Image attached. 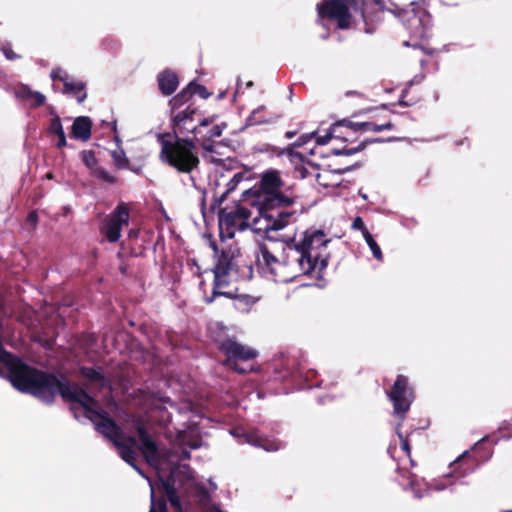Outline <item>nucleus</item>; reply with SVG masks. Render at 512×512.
I'll return each mask as SVG.
<instances>
[{"instance_id": "nucleus-15", "label": "nucleus", "mask_w": 512, "mask_h": 512, "mask_svg": "<svg viewBox=\"0 0 512 512\" xmlns=\"http://www.w3.org/2000/svg\"><path fill=\"white\" fill-rule=\"evenodd\" d=\"M80 155L83 163L89 169L90 174L94 178L111 185L117 182L116 176L110 174L99 165V161L96 158L95 152L93 150H83Z\"/></svg>"}, {"instance_id": "nucleus-5", "label": "nucleus", "mask_w": 512, "mask_h": 512, "mask_svg": "<svg viewBox=\"0 0 512 512\" xmlns=\"http://www.w3.org/2000/svg\"><path fill=\"white\" fill-rule=\"evenodd\" d=\"M330 242L326 233L320 229H307L299 240L293 238L289 245L292 250L298 252V259L307 275L314 272L321 274L326 269L329 255L325 253L326 246Z\"/></svg>"}, {"instance_id": "nucleus-3", "label": "nucleus", "mask_w": 512, "mask_h": 512, "mask_svg": "<svg viewBox=\"0 0 512 512\" xmlns=\"http://www.w3.org/2000/svg\"><path fill=\"white\" fill-rule=\"evenodd\" d=\"M298 252L292 250L289 243L277 257L266 243H259L255 252L257 269L265 277L275 282L288 283L300 276L307 275L299 263Z\"/></svg>"}, {"instance_id": "nucleus-25", "label": "nucleus", "mask_w": 512, "mask_h": 512, "mask_svg": "<svg viewBox=\"0 0 512 512\" xmlns=\"http://www.w3.org/2000/svg\"><path fill=\"white\" fill-rule=\"evenodd\" d=\"M394 128V124L391 120L383 121L381 123L375 122H354V131L357 134L359 131H373L380 132L384 130H392Z\"/></svg>"}, {"instance_id": "nucleus-23", "label": "nucleus", "mask_w": 512, "mask_h": 512, "mask_svg": "<svg viewBox=\"0 0 512 512\" xmlns=\"http://www.w3.org/2000/svg\"><path fill=\"white\" fill-rule=\"evenodd\" d=\"M157 80L160 91L166 95L174 93L179 84L177 75L169 70L161 72Z\"/></svg>"}, {"instance_id": "nucleus-39", "label": "nucleus", "mask_w": 512, "mask_h": 512, "mask_svg": "<svg viewBox=\"0 0 512 512\" xmlns=\"http://www.w3.org/2000/svg\"><path fill=\"white\" fill-rule=\"evenodd\" d=\"M352 228L356 229V230H360V231L365 230V228H366L365 223L360 216H357L354 218V220L352 222Z\"/></svg>"}, {"instance_id": "nucleus-24", "label": "nucleus", "mask_w": 512, "mask_h": 512, "mask_svg": "<svg viewBox=\"0 0 512 512\" xmlns=\"http://www.w3.org/2000/svg\"><path fill=\"white\" fill-rule=\"evenodd\" d=\"M113 445L117 448L120 457L132 468H134L140 475H143V471L137 465V454L135 449L126 446V444H123L120 441H117Z\"/></svg>"}, {"instance_id": "nucleus-55", "label": "nucleus", "mask_w": 512, "mask_h": 512, "mask_svg": "<svg viewBox=\"0 0 512 512\" xmlns=\"http://www.w3.org/2000/svg\"><path fill=\"white\" fill-rule=\"evenodd\" d=\"M88 338H89V345H93L96 342V338L93 335H90Z\"/></svg>"}, {"instance_id": "nucleus-42", "label": "nucleus", "mask_w": 512, "mask_h": 512, "mask_svg": "<svg viewBox=\"0 0 512 512\" xmlns=\"http://www.w3.org/2000/svg\"><path fill=\"white\" fill-rule=\"evenodd\" d=\"M353 168H354V166L340 167V168L333 169V172H335L337 174H344V173L351 171Z\"/></svg>"}, {"instance_id": "nucleus-40", "label": "nucleus", "mask_w": 512, "mask_h": 512, "mask_svg": "<svg viewBox=\"0 0 512 512\" xmlns=\"http://www.w3.org/2000/svg\"><path fill=\"white\" fill-rule=\"evenodd\" d=\"M27 222L32 224V225H36L37 221H38V215H37V212L36 211H31L29 212V214L27 215Z\"/></svg>"}, {"instance_id": "nucleus-62", "label": "nucleus", "mask_w": 512, "mask_h": 512, "mask_svg": "<svg viewBox=\"0 0 512 512\" xmlns=\"http://www.w3.org/2000/svg\"><path fill=\"white\" fill-rule=\"evenodd\" d=\"M504 512H512V510H507V511H504Z\"/></svg>"}, {"instance_id": "nucleus-32", "label": "nucleus", "mask_w": 512, "mask_h": 512, "mask_svg": "<svg viewBox=\"0 0 512 512\" xmlns=\"http://www.w3.org/2000/svg\"><path fill=\"white\" fill-rule=\"evenodd\" d=\"M207 94L205 88L196 83H190L183 91L182 96H205Z\"/></svg>"}, {"instance_id": "nucleus-52", "label": "nucleus", "mask_w": 512, "mask_h": 512, "mask_svg": "<svg viewBox=\"0 0 512 512\" xmlns=\"http://www.w3.org/2000/svg\"><path fill=\"white\" fill-rule=\"evenodd\" d=\"M180 469L182 470V472H189L190 471V466L187 465V464H183L180 466Z\"/></svg>"}, {"instance_id": "nucleus-11", "label": "nucleus", "mask_w": 512, "mask_h": 512, "mask_svg": "<svg viewBox=\"0 0 512 512\" xmlns=\"http://www.w3.org/2000/svg\"><path fill=\"white\" fill-rule=\"evenodd\" d=\"M129 218L128 205L124 202L119 203L106 219L101 228V233L110 243L117 242L120 239L122 227L128 225Z\"/></svg>"}, {"instance_id": "nucleus-7", "label": "nucleus", "mask_w": 512, "mask_h": 512, "mask_svg": "<svg viewBox=\"0 0 512 512\" xmlns=\"http://www.w3.org/2000/svg\"><path fill=\"white\" fill-rule=\"evenodd\" d=\"M219 350L226 356L223 364L239 374L252 371V365H243L258 356V351L244 345L234 337H227L219 344Z\"/></svg>"}, {"instance_id": "nucleus-41", "label": "nucleus", "mask_w": 512, "mask_h": 512, "mask_svg": "<svg viewBox=\"0 0 512 512\" xmlns=\"http://www.w3.org/2000/svg\"><path fill=\"white\" fill-rule=\"evenodd\" d=\"M183 444L188 446L191 449H197L200 447L199 440H190V441L183 440Z\"/></svg>"}, {"instance_id": "nucleus-31", "label": "nucleus", "mask_w": 512, "mask_h": 512, "mask_svg": "<svg viewBox=\"0 0 512 512\" xmlns=\"http://www.w3.org/2000/svg\"><path fill=\"white\" fill-rule=\"evenodd\" d=\"M402 423L403 422L398 420V423L396 425V434H397V436L400 439L401 449L406 453V455L409 458V461L411 463V466L413 467L415 465V462L411 458V445H410L408 436H404L402 431H401Z\"/></svg>"}, {"instance_id": "nucleus-38", "label": "nucleus", "mask_w": 512, "mask_h": 512, "mask_svg": "<svg viewBox=\"0 0 512 512\" xmlns=\"http://www.w3.org/2000/svg\"><path fill=\"white\" fill-rule=\"evenodd\" d=\"M161 487L164 490V485L166 483L170 484V486L175 487V480H174V470L171 471L170 475H168L166 478L159 477Z\"/></svg>"}, {"instance_id": "nucleus-33", "label": "nucleus", "mask_w": 512, "mask_h": 512, "mask_svg": "<svg viewBox=\"0 0 512 512\" xmlns=\"http://www.w3.org/2000/svg\"><path fill=\"white\" fill-rule=\"evenodd\" d=\"M149 512H168L167 503L164 498L156 500L154 491H151V507Z\"/></svg>"}, {"instance_id": "nucleus-54", "label": "nucleus", "mask_w": 512, "mask_h": 512, "mask_svg": "<svg viewBox=\"0 0 512 512\" xmlns=\"http://www.w3.org/2000/svg\"><path fill=\"white\" fill-rule=\"evenodd\" d=\"M210 246L214 250L215 253H218V247L214 241L211 242Z\"/></svg>"}, {"instance_id": "nucleus-27", "label": "nucleus", "mask_w": 512, "mask_h": 512, "mask_svg": "<svg viewBox=\"0 0 512 512\" xmlns=\"http://www.w3.org/2000/svg\"><path fill=\"white\" fill-rule=\"evenodd\" d=\"M79 373L90 383H103L106 380L102 368L96 369L93 367L81 366L79 368Z\"/></svg>"}, {"instance_id": "nucleus-1", "label": "nucleus", "mask_w": 512, "mask_h": 512, "mask_svg": "<svg viewBox=\"0 0 512 512\" xmlns=\"http://www.w3.org/2000/svg\"><path fill=\"white\" fill-rule=\"evenodd\" d=\"M299 196L293 186H287L277 169H267L260 175L258 183L242 193V201L255 207L258 216L252 224L256 230L279 231L295 218V211H287Z\"/></svg>"}, {"instance_id": "nucleus-18", "label": "nucleus", "mask_w": 512, "mask_h": 512, "mask_svg": "<svg viewBox=\"0 0 512 512\" xmlns=\"http://www.w3.org/2000/svg\"><path fill=\"white\" fill-rule=\"evenodd\" d=\"M246 178L245 172H237L234 174V176L229 180V182L226 184V190L220 194L217 195L216 192L213 194L212 202L210 205V210L215 211L217 208L221 206V204L227 200L229 195L235 191L238 187V185Z\"/></svg>"}, {"instance_id": "nucleus-59", "label": "nucleus", "mask_w": 512, "mask_h": 512, "mask_svg": "<svg viewBox=\"0 0 512 512\" xmlns=\"http://www.w3.org/2000/svg\"><path fill=\"white\" fill-rule=\"evenodd\" d=\"M143 477H145L146 480H149V477L148 476H145V474L143 473L142 475Z\"/></svg>"}, {"instance_id": "nucleus-4", "label": "nucleus", "mask_w": 512, "mask_h": 512, "mask_svg": "<svg viewBox=\"0 0 512 512\" xmlns=\"http://www.w3.org/2000/svg\"><path fill=\"white\" fill-rule=\"evenodd\" d=\"M157 141L161 145L159 158L163 163L179 173L189 174L200 164L195 140L189 137H173L170 132L159 133Z\"/></svg>"}, {"instance_id": "nucleus-17", "label": "nucleus", "mask_w": 512, "mask_h": 512, "mask_svg": "<svg viewBox=\"0 0 512 512\" xmlns=\"http://www.w3.org/2000/svg\"><path fill=\"white\" fill-rule=\"evenodd\" d=\"M332 138L342 140L344 142L353 141L356 133L354 131V122L345 118L334 122L330 126Z\"/></svg>"}, {"instance_id": "nucleus-51", "label": "nucleus", "mask_w": 512, "mask_h": 512, "mask_svg": "<svg viewBox=\"0 0 512 512\" xmlns=\"http://www.w3.org/2000/svg\"><path fill=\"white\" fill-rule=\"evenodd\" d=\"M288 152H289L290 156H292V157H293V156H296V157L302 158V155H301L300 153H298V152H293V150H292V149H288Z\"/></svg>"}, {"instance_id": "nucleus-35", "label": "nucleus", "mask_w": 512, "mask_h": 512, "mask_svg": "<svg viewBox=\"0 0 512 512\" xmlns=\"http://www.w3.org/2000/svg\"><path fill=\"white\" fill-rule=\"evenodd\" d=\"M232 298L236 299L240 304H242L245 308H250L254 303V299L250 295L241 294V295H234L232 293Z\"/></svg>"}, {"instance_id": "nucleus-48", "label": "nucleus", "mask_w": 512, "mask_h": 512, "mask_svg": "<svg viewBox=\"0 0 512 512\" xmlns=\"http://www.w3.org/2000/svg\"><path fill=\"white\" fill-rule=\"evenodd\" d=\"M397 471H398L402 476L407 477V478H409V477H410V475H411V473H410L408 470H406V469L398 468V469H397Z\"/></svg>"}, {"instance_id": "nucleus-30", "label": "nucleus", "mask_w": 512, "mask_h": 512, "mask_svg": "<svg viewBox=\"0 0 512 512\" xmlns=\"http://www.w3.org/2000/svg\"><path fill=\"white\" fill-rule=\"evenodd\" d=\"M381 140L380 139H372V140H365V141H362L359 145H357L356 147H351V148H348V147H344L342 149H338V148H333L332 149V153L334 155H346V156H349V155H353L357 152H360L362 151L366 145L368 143H373V142H380Z\"/></svg>"}, {"instance_id": "nucleus-50", "label": "nucleus", "mask_w": 512, "mask_h": 512, "mask_svg": "<svg viewBox=\"0 0 512 512\" xmlns=\"http://www.w3.org/2000/svg\"><path fill=\"white\" fill-rule=\"evenodd\" d=\"M468 456V452H465L463 453L461 456H459L456 461H455V464H459L460 462L464 461Z\"/></svg>"}, {"instance_id": "nucleus-49", "label": "nucleus", "mask_w": 512, "mask_h": 512, "mask_svg": "<svg viewBox=\"0 0 512 512\" xmlns=\"http://www.w3.org/2000/svg\"><path fill=\"white\" fill-rule=\"evenodd\" d=\"M20 96H32V95L30 94V91L28 90V88L23 87L22 91L20 92ZM35 96H40V95L36 94Z\"/></svg>"}, {"instance_id": "nucleus-29", "label": "nucleus", "mask_w": 512, "mask_h": 512, "mask_svg": "<svg viewBox=\"0 0 512 512\" xmlns=\"http://www.w3.org/2000/svg\"><path fill=\"white\" fill-rule=\"evenodd\" d=\"M164 492L167 496L168 501L170 502L171 506L175 509V511L182 512V504L176 488L166 483L164 485Z\"/></svg>"}, {"instance_id": "nucleus-46", "label": "nucleus", "mask_w": 512, "mask_h": 512, "mask_svg": "<svg viewBox=\"0 0 512 512\" xmlns=\"http://www.w3.org/2000/svg\"><path fill=\"white\" fill-rule=\"evenodd\" d=\"M365 241L367 242L369 240V237H373L371 235V233L369 232V230L367 229V227L365 228V230L361 231Z\"/></svg>"}, {"instance_id": "nucleus-14", "label": "nucleus", "mask_w": 512, "mask_h": 512, "mask_svg": "<svg viewBox=\"0 0 512 512\" xmlns=\"http://www.w3.org/2000/svg\"><path fill=\"white\" fill-rule=\"evenodd\" d=\"M135 429L139 439L138 450L143 458L151 466L158 465L160 457L157 443L151 438L144 425L138 423Z\"/></svg>"}, {"instance_id": "nucleus-26", "label": "nucleus", "mask_w": 512, "mask_h": 512, "mask_svg": "<svg viewBox=\"0 0 512 512\" xmlns=\"http://www.w3.org/2000/svg\"><path fill=\"white\" fill-rule=\"evenodd\" d=\"M48 132L51 134H55L58 137V142L56 144L57 148H63L67 145L65 132L63 130V126L59 116H55L51 119L48 127Z\"/></svg>"}, {"instance_id": "nucleus-34", "label": "nucleus", "mask_w": 512, "mask_h": 512, "mask_svg": "<svg viewBox=\"0 0 512 512\" xmlns=\"http://www.w3.org/2000/svg\"><path fill=\"white\" fill-rule=\"evenodd\" d=\"M366 243L369 246V248L371 249L374 258L377 259L378 261H382L383 253L381 251L380 246L375 241V239L373 237H369V240Z\"/></svg>"}, {"instance_id": "nucleus-19", "label": "nucleus", "mask_w": 512, "mask_h": 512, "mask_svg": "<svg viewBox=\"0 0 512 512\" xmlns=\"http://www.w3.org/2000/svg\"><path fill=\"white\" fill-rule=\"evenodd\" d=\"M411 105H413V103L400 99L397 103L382 104L379 107L367 108L365 109V113H370L371 118L388 121L390 120L391 114H399V112L395 110L396 106L407 107Z\"/></svg>"}, {"instance_id": "nucleus-36", "label": "nucleus", "mask_w": 512, "mask_h": 512, "mask_svg": "<svg viewBox=\"0 0 512 512\" xmlns=\"http://www.w3.org/2000/svg\"><path fill=\"white\" fill-rule=\"evenodd\" d=\"M121 443L126 444V446H129L132 449L137 448L138 449V441L134 436L125 435L122 431V435L119 437V440Z\"/></svg>"}, {"instance_id": "nucleus-10", "label": "nucleus", "mask_w": 512, "mask_h": 512, "mask_svg": "<svg viewBox=\"0 0 512 512\" xmlns=\"http://www.w3.org/2000/svg\"><path fill=\"white\" fill-rule=\"evenodd\" d=\"M216 118V115H211L204 117L203 119H199L197 129L195 130L193 137L190 138L191 140H195L196 146L199 145L207 152H214L215 139L221 137L223 131L227 128V124L224 122L211 126L215 122Z\"/></svg>"}, {"instance_id": "nucleus-12", "label": "nucleus", "mask_w": 512, "mask_h": 512, "mask_svg": "<svg viewBox=\"0 0 512 512\" xmlns=\"http://www.w3.org/2000/svg\"><path fill=\"white\" fill-rule=\"evenodd\" d=\"M318 14L320 18H330L337 22L341 29L348 28L350 25L351 14L347 3L343 0H326L318 5Z\"/></svg>"}, {"instance_id": "nucleus-37", "label": "nucleus", "mask_w": 512, "mask_h": 512, "mask_svg": "<svg viewBox=\"0 0 512 512\" xmlns=\"http://www.w3.org/2000/svg\"><path fill=\"white\" fill-rule=\"evenodd\" d=\"M316 136V143L318 145H326L332 138L330 128L327 130V132L324 135H315Z\"/></svg>"}, {"instance_id": "nucleus-28", "label": "nucleus", "mask_w": 512, "mask_h": 512, "mask_svg": "<svg viewBox=\"0 0 512 512\" xmlns=\"http://www.w3.org/2000/svg\"><path fill=\"white\" fill-rule=\"evenodd\" d=\"M111 157L113 159L114 166L119 169H128L130 166V161L126 156V153L124 149L119 148L116 150H113L111 152Z\"/></svg>"}, {"instance_id": "nucleus-13", "label": "nucleus", "mask_w": 512, "mask_h": 512, "mask_svg": "<svg viewBox=\"0 0 512 512\" xmlns=\"http://www.w3.org/2000/svg\"><path fill=\"white\" fill-rule=\"evenodd\" d=\"M231 256L226 251H221L218 256L217 263L213 269L214 281L212 297L207 299V303H211L218 296L233 297L232 292L220 291L219 289L228 285L226 277L231 269Z\"/></svg>"}, {"instance_id": "nucleus-16", "label": "nucleus", "mask_w": 512, "mask_h": 512, "mask_svg": "<svg viewBox=\"0 0 512 512\" xmlns=\"http://www.w3.org/2000/svg\"><path fill=\"white\" fill-rule=\"evenodd\" d=\"M242 437L245 442L260 447L268 452L277 451L280 448V442L275 439H269L260 434L257 429H251L243 432Z\"/></svg>"}, {"instance_id": "nucleus-9", "label": "nucleus", "mask_w": 512, "mask_h": 512, "mask_svg": "<svg viewBox=\"0 0 512 512\" xmlns=\"http://www.w3.org/2000/svg\"><path fill=\"white\" fill-rule=\"evenodd\" d=\"M387 398L393 406V415L401 422L406 418L416 395L409 378L403 374L396 377L394 384L386 391Z\"/></svg>"}, {"instance_id": "nucleus-22", "label": "nucleus", "mask_w": 512, "mask_h": 512, "mask_svg": "<svg viewBox=\"0 0 512 512\" xmlns=\"http://www.w3.org/2000/svg\"><path fill=\"white\" fill-rule=\"evenodd\" d=\"M279 117V114L268 111L265 106H259L251 112L247 118V122L249 125H259L274 122Z\"/></svg>"}, {"instance_id": "nucleus-20", "label": "nucleus", "mask_w": 512, "mask_h": 512, "mask_svg": "<svg viewBox=\"0 0 512 512\" xmlns=\"http://www.w3.org/2000/svg\"><path fill=\"white\" fill-rule=\"evenodd\" d=\"M52 78L54 79L56 85L62 83V92L65 94H85L84 84L82 82L74 81L73 79H70L67 75L61 76L60 71H53Z\"/></svg>"}, {"instance_id": "nucleus-2", "label": "nucleus", "mask_w": 512, "mask_h": 512, "mask_svg": "<svg viewBox=\"0 0 512 512\" xmlns=\"http://www.w3.org/2000/svg\"><path fill=\"white\" fill-rule=\"evenodd\" d=\"M47 386H43L36 398L47 405L55 402L57 395L64 401L80 404L88 418L95 427V430L112 444L119 440L122 435L121 427L110 417L109 413L98 408L97 400L86 390L76 384H72L66 377L59 378L52 373L47 380Z\"/></svg>"}, {"instance_id": "nucleus-58", "label": "nucleus", "mask_w": 512, "mask_h": 512, "mask_svg": "<svg viewBox=\"0 0 512 512\" xmlns=\"http://www.w3.org/2000/svg\"><path fill=\"white\" fill-rule=\"evenodd\" d=\"M53 176H52V173H48L47 174V178L51 179Z\"/></svg>"}, {"instance_id": "nucleus-6", "label": "nucleus", "mask_w": 512, "mask_h": 512, "mask_svg": "<svg viewBox=\"0 0 512 512\" xmlns=\"http://www.w3.org/2000/svg\"><path fill=\"white\" fill-rule=\"evenodd\" d=\"M191 98H170V119L173 137H188L194 134L199 119H203L201 110L189 102Z\"/></svg>"}, {"instance_id": "nucleus-21", "label": "nucleus", "mask_w": 512, "mask_h": 512, "mask_svg": "<svg viewBox=\"0 0 512 512\" xmlns=\"http://www.w3.org/2000/svg\"><path fill=\"white\" fill-rule=\"evenodd\" d=\"M92 121L89 117L80 116L77 117L71 129V134L75 139L87 141L91 137Z\"/></svg>"}, {"instance_id": "nucleus-53", "label": "nucleus", "mask_w": 512, "mask_h": 512, "mask_svg": "<svg viewBox=\"0 0 512 512\" xmlns=\"http://www.w3.org/2000/svg\"><path fill=\"white\" fill-rule=\"evenodd\" d=\"M295 134H296L295 132L288 131L285 133V137L290 139V138L294 137Z\"/></svg>"}, {"instance_id": "nucleus-60", "label": "nucleus", "mask_w": 512, "mask_h": 512, "mask_svg": "<svg viewBox=\"0 0 512 512\" xmlns=\"http://www.w3.org/2000/svg\"><path fill=\"white\" fill-rule=\"evenodd\" d=\"M143 477H145L146 480H149V477L148 476H145V474L143 473L142 475Z\"/></svg>"}, {"instance_id": "nucleus-8", "label": "nucleus", "mask_w": 512, "mask_h": 512, "mask_svg": "<svg viewBox=\"0 0 512 512\" xmlns=\"http://www.w3.org/2000/svg\"><path fill=\"white\" fill-rule=\"evenodd\" d=\"M217 215L222 240L231 239L237 230L244 231L250 226L251 211L239 202L231 207L219 208Z\"/></svg>"}, {"instance_id": "nucleus-44", "label": "nucleus", "mask_w": 512, "mask_h": 512, "mask_svg": "<svg viewBox=\"0 0 512 512\" xmlns=\"http://www.w3.org/2000/svg\"><path fill=\"white\" fill-rule=\"evenodd\" d=\"M4 54L10 60H13V59L16 58V54L13 51L9 50V49H5L4 50Z\"/></svg>"}, {"instance_id": "nucleus-57", "label": "nucleus", "mask_w": 512, "mask_h": 512, "mask_svg": "<svg viewBox=\"0 0 512 512\" xmlns=\"http://www.w3.org/2000/svg\"><path fill=\"white\" fill-rule=\"evenodd\" d=\"M77 99H78V102H79V103H81V102H83V100H84L85 98L80 97V98H77Z\"/></svg>"}, {"instance_id": "nucleus-45", "label": "nucleus", "mask_w": 512, "mask_h": 512, "mask_svg": "<svg viewBox=\"0 0 512 512\" xmlns=\"http://www.w3.org/2000/svg\"><path fill=\"white\" fill-rule=\"evenodd\" d=\"M306 143V136H301L294 144L293 146L300 147L303 144Z\"/></svg>"}, {"instance_id": "nucleus-43", "label": "nucleus", "mask_w": 512, "mask_h": 512, "mask_svg": "<svg viewBox=\"0 0 512 512\" xmlns=\"http://www.w3.org/2000/svg\"><path fill=\"white\" fill-rule=\"evenodd\" d=\"M181 460H190L191 459V453L190 451L183 449L180 454Z\"/></svg>"}, {"instance_id": "nucleus-61", "label": "nucleus", "mask_w": 512, "mask_h": 512, "mask_svg": "<svg viewBox=\"0 0 512 512\" xmlns=\"http://www.w3.org/2000/svg\"><path fill=\"white\" fill-rule=\"evenodd\" d=\"M212 512H223V511H221V510H214V511H212Z\"/></svg>"}, {"instance_id": "nucleus-56", "label": "nucleus", "mask_w": 512, "mask_h": 512, "mask_svg": "<svg viewBox=\"0 0 512 512\" xmlns=\"http://www.w3.org/2000/svg\"><path fill=\"white\" fill-rule=\"evenodd\" d=\"M136 236H137V232L134 230H130L129 237L132 238V237H136Z\"/></svg>"}, {"instance_id": "nucleus-47", "label": "nucleus", "mask_w": 512, "mask_h": 512, "mask_svg": "<svg viewBox=\"0 0 512 512\" xmlns=\"http://www.w3.org/2000/svg\"><path fill=\"white\" fill-rule=\"evenodd\" d=\"M34 99H35V102H34L35 107L43 105L46 100V98H34Z\"/></svg>"}]
</instances>
